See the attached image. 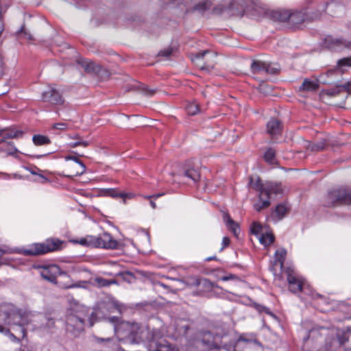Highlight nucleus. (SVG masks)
Instances as JSON below:
<instances>
[{"label": "nucleus", "instance_id": "nucleus-1", "mask_svg": "<svg viewBox=\"0 0 351 351\" xmlns=\"http://www.w3.org/2000/svg\"><path fill=\"white\" fill-rule=\"evenodd\" d=\"M287 256V251L285 248L278 249L274 255V261L270 267V270L273 272L274 280H280L283 277H286L289 283L288 288L293 293H300L302 291L305 279L299 275L296 271L291 267H283L284 262Z\"/></svg>", "mask_w": 351, "mask_h": 351}, {"label": "nucleus", "instance_id": "nucleus-2", "mask_svg": "<svg viewBox=\"0 0 351 351\" xmlns=\"http://www.w3.org/2000/svg\"><path fill=\"white\" fill-rule=\"evenodd\" d=\"M28 323L27 319L12 304L0 305V332L7 334L12 330L19 337L24 338L26 335L25 326Z\"/></svg>", "mask_w": 351, "mask_h": 351}, {"label": "nucleus", "instance_id": "nucleus-3", "mask_svg": "<svg viewBox=\"0 0 351 351\" xmlns=\"http://www.w3.org/2000/svg\"><path fill=\"white\" fill-rule=\"evenodd\" d=\"M108 322L114 324V332L119 341L124 343L138 344L143 341L140 326L137 323L119 322V318L112 316L107 318Z\"/></svg>", "mask_w": 351, "mask_h": 351}, {"label": "nucleus", "instance_id": "nucleus-4", "mask_svg": "<svg viewBox=\"0 0 351 351\" xmlns=\"http://www.w3.org/2000/svg\"><path fill=\"white\" fill-rule=\"evenodd\" d=\"M77 310L71 309L66 319V330L73 335H78L83 330L87 309L84 306H77Z\"/></svg>", "mask_w": 351, "mask_h": 351}, {"label": "nucleus", "instance_id": "nucleus-5", "mask_svg": "<svg viewBox=\"0 0 351 351\" xmlns=\"http://www.w3.org/2000/svg\"><path fill=\"white\" fill-rule=\"evenodd\" d=\"M343 204H351V189L340 187L328 191L325 199L326 206L334 207Z\"/></svg>", "mask_w": 351, "mask_h": 351}, {"label": "nucleus", "instance_id": "nucleus-6", "mask_svg": "<svg viewBox=\"0 0 351 351\" xmlns=\"http://www.w3.org/2000/svg\"><path fill=\"white\" fill-rule=\"evenodd\" d=\"M62 243L58 239H47L43 243L32 244L28 248L23 249V252L25 255H42L60 249Z\"/></svg>", "mask_w": 351, "mask_h": 351}, {"label": "nucleus", "instance_id": "nucleus-7", "mask_svg": "<svg viewBox=\"0 0 351 351\" xmlns=\"http://www.w3.org/2000/svg\"><path fill=\"white\" fill-rule=\"evenodd\" d=\"M35 269L38 270L39 274L41 278L53 284L57 285V277L58 276H67V274L62 271L60 267L55 264H49V265H38L34 266Z\"/></svg>", "mask_w": 351, "mask_h": 351}, {"label": "nucleus", "instance_id": "nucleus-8", "mask_svg": "<svg viewBox=\"0 0 351 351\" xmlns=\"http://www.w3.org/2000/svg\"><path fill=\"white\" fill-rule=\"evenodd\" d=\"M274 19L281 22L289 21L294 25H299L304 22L306 19V12L302 11H296L291 13L287 10H275L272 13Z\"/></svg>", "mask_w": 351, "mask_h": 351}, {"label": "nucleus", "instance_id": "nucleus-9", "mask_svg": "<svg viewBox=\"0 0 351 351\" xmlns=\"http://www.w3.org/2000/svg\"><path fill=\"white\" fill-rule=\"evenodd\" d=\"M331 335L332 338L330 340L327 339L326 342V351H337L350 338L347 332L339 328H333Z\"/></svg>", "mask_w": 351, "mask_h": 351}, {"label": "nucleus", "instance_id": "nucleus-10", "mask_svg": "<svg viewBox=\"0 0 351 351\" xmlns=\"http://www.w3.org/2000/svg\"><path fill=\"white\" fill-rule=\"evenodd\" d=\"M90 242H92V245L95 247L106 249H116L119 245L117 241L114 239L107 232H104L98 237H91Z\"/></svg>", "mask_w": 351, "mask_h": 351}, {"label": "nucleus", "instance_id": "nucleus-11", "mask_svg": "<svg viewBox=\"0 0 351 351\" xmlns=\"http://www.w3.org/2000/svg\"><path fill=\"white\" fill-rule=\"evenodd\" d=\"M251 70L253 73L276 74L280 71V67L276 64H271L261 60H254L251 64Z\"/></svg>", "mask_w": 351, "mask_h": 351}, {"label": "nucleus", "instance_id": "nucleus-12", "mask_svg": "<svg viewBox=\"0 0 351 351\" xmlns=\"http://www.w3.org/2000/svg\"><path fill=\"white\" fill-rule=\"evenodd\" d=\"M325 46L331 50H342L344 49H351V41L342 38L327 36L324 40Z\"/></svg>", "mask_w": 351, "mask_h": 351}, {"label": "nucleus", "instance_id": "nucleus-13", "mask_svg": "<svg viewBox=\"0 0 351 351\" xmlns=\"http://www.w3.org/2000/svg\"><path fill=\"white\" fill-rule=\"evenodd\" d=\"M42 99L44 101L56 105H60L64 103V99L61 94L54 87L51 86L43 93Z\"/></svg>", "mask_w": 351, "mask_h": 351}, {"label": "nucleus", "instance_id": "nucleus-14", "mask_svg": "<svg viewBox=\"0 0 351 351\" xmlns=\"http://www.w3.org/2000/svg\"><path fill=\"white\" fill-rule=\"evenodd\" d=\"M220 338L219 335L206 331L202 334V343L209 349L217 348L218 347V341Z\"/></svg>", "mask_w": 351, "mask_h": 351}, {"label": "nucleus", "instance_id": "nucleus-15", "mask_svg": "<svg viewBox=\"0 0 351 351\" xmlns=\"http://www.w3.org/2000/svg\"><path fill=\"white\" fill-rule=\"evenodd\" d=\"M285 189L282 186L281 183L266 182L265 183L264 194L265 197L270 199L271 194L281 195L283 194Z\"/></svg>", "mask_w": 351, "mask_h": 351}, {"label": "nucleus", "instance_id": "nucleus-16", "mask_svg": "<svg viewBox=\"0 0 351 351\" xmlns=\"http://www.w3.org/2000/svg\"><path fill=\"white\" fill-rule=\"evenodd\" d=\"M282 131V125L280 121L276 119H271L267 123V132L271 136L274 138L281 134Z\"/></svg>", "mask_w": 351, "mask_h": 351}, {"label": "nucleus", "instance_id": "nucleus-17", "mask_svg": "<svg viewBox=\"0 0 351 351\" xmlns=\"http://www.w3.org/2000/svg\"><path fill=\"white\" fill-rule=\"evenodd\" d=\"M78 64L84 69L85 71L90 73H97L101 70V66L95 62L88 60H79Z\"/></svg>", "mask_w": 351, "mask_h": 351}, {"label": "nucleus", "instance_id": "nucleus-18", "mask_svg": "<svg viewBox=\"0 0 351 351\" xmlns=\"http://www.w3.org/2000/svg\"><path fill=\"white\" fill-rule=\"evenodd\" d=\"M134 90L140 92L143 95L145 96H152L156 93V89L149 88L145 84H141L140 82H136L134 84L132 85V87L128 90Z\"/></svg>", "mask_w": 351, "mask_h": 351}, {"label": "nucleus", "instance_id": "nucleus-19", "mask_svg": "<svg viewBox=\"0 0 351 351\" xmlns=\"http://www.w3.org/2000/svg\"><path fill=\"white\" fill-rule=\"evenodd\" d=\"M223 219L227 228L233 233L234 236L238 237L240 231L239 225L234 221H233L230 216L227 213H223Z\"/></svg>", "mask_w": 351, "mask_h": 351}, {"label": "nucleus", "instance_id": "nucleus-20", "mask_svg": "<svg viewBox=\"0 0 351 351\" xmlns=\"http://www.w3.org/2000/svg\"><path fill=\"white\" fill-rule=\"evenodd\" d=\"M269 205L270 199L269 197H265V195L261 193H259V200L258 202L254 204V208L256 211L260 212L261 210L269 207Z\"/></svg>", "mask_w": 351, "mask_h": 351}, {"label": "nucleus", "instance_id": "nucleus-21", "mask_svg": "<svg viewBox=\"0 0 351 351\" xmlns=\"http://www.w3.org/2000/svg\"><path fill=\"white\" fill-rule=\"evenodd\" d=\"M289 210V207L285 204H280L276 206L274 211L273 216L277 220H280L287 215Z\"/></svg>", "mask_w": 351, "mask_h": 351}, {"label": "nucleus", "instance_id": "nucleus-22", "mask_svg": "<svg viewBox=\"0 0 351 351\" xmlns=\"http://www.w3.org/2000/svg\"><path fill=\"white\" fill-rule=\"evenodd\" d=\"M66 160H72L76 162V164H78V166L80 167L79 170H77L73 175H68L67 177H73V176H80L83 174L86 171V167L84 164L81 162L77 157L72 156H67L65 157Z\"/></svg>", "mask_w": 351, "mask_h": 351}, {"label": "nucleus", "instance_id": "nucleus-23", "mask_svg": "<svg viewBox=\"0 0 351 351\" xmlns=\"http://www.w3.org/2000/svg\"><path fill=\"white\" fill-rule=\"evenodd\" d=\"M0 151L8 152L10 155H13L18 152L13 143L7 142L4 139L0 141Z\"/></svg>", "mask_w": 351, "mask_h": 351}, {"label": "nucleus", "instance_id": "nucleus-24", "mask_svg": "<svg viewBox=\"0 0 351 351\" xmlns=\"http://www.w3.org/2000/svg\"><path fill=\"white\" fill-rule=\"evenodd\" d=\"M212 6V1L210 0H204L197 4L193 7V10L203 14L208 10Z\"/></svg>", "mask_w": 351, "mask_h": 351}, {"label": "nucleus", "instance_id": "nucleus-25", "mask_svg": "<svg viewBox=\"0 0 351 351\" xmlns=\"http://www.w3.org/2000/svg\"><path fill=\"white\" fill-rule=\"evenodd\" d=\"M104 194L112 197L130 198L132 197L131 194L120 192L115 189H107L104 191Z\"/></svg>", "mask_w": 351, "mask_h": 351}, {"label": "nucleus", "instance_id": "nucleus-26", "mask_svg": "<svg viewBox=\"0 0 351 351\" xmlns=\"http://www.w3.org/2000/svg\"><path fill=\"white\" fill-rule=\"evenodd\" d=\"M250 184L252 188L259 191L260 193H263L264 194L265 183H262L258 177H251Z\"/></svg>", "mask_w": 351, "mask_h": 351}, {"label": "nucleus", "instance_id": "nucleus-27", "mask_svg": "<svg viewBox=\"0 0 351 351\" xmlns=\"http://www.w3.org/2000/svg\"><path fill=\"white\" fill-rule=\"evenodd\" d=\"M341 91H346L348 93H350L351 82H348L343 84L337 85L334 90H329L328 92V94L330 95H335Z\"/></svg>", "mask_w": 351, "mask_h": 351}, {"label": "nucleus", "instance_id": "nucleus-28", "mask_svg": "<svg viewBox=\"0 0 351 351\" xmlns=\"http://www.w3.org/2000/svg\"><path fill=\"white\" fill-rule=\"evenodd\" d=\"M263 158L264 160L270 165H274L276 163V151L271 147L267 149L263 155Z\"/></svg>", "mask_w": 351, "mask_h": 351}, {"label": "nucleus", "instance_id": "nucleus-29", "mask_svg": "<svg viewBox=\"0 0 351 351\" xmlns=\"http://www.w3.org/2000/svg\"><path fill=\"white\" fill-rule=\"evenodd\" d=\"M32 141L34 145L36 146L49 145L51 143L49 137L41 134L34 135Z\"/></svg>", "mask_w": 351, "mask_h": 351}, {"label": "nucleus", "instance_id": "nucleus-30", "mask_svg": "<svg viewBox=\"0 0 351 351\" xmlns=\"http://www.w3.org/2000/svg\"><path fill=\"white\" fill-rule=\"evenodd\" d=\"M346 66H351V57L343 58L339 60L337 62V68L335 71L342 73L344 72V68Z\"/></svg>", "mask_w": 351, "mask_h": 351}, {"label": "nucleus", "instance_id": "nucleus-31", "mask_svg": "<svg viewBox=\"0 0 351 351\" xmlns=\"http://www.w3.org/2000/svg\"><path fill=\"white\" fill-rule=\"evenodd\" d=\"M23 133L21 130H15L12 128H5V139L7 138H19L22 137Z\"/></svg>", "mask_w": 351, "mask_h": 351}, {"label": "nucleus", "instance_id": "nucleus-32", "mask_svg": "<svg viewBox=\"0 0 351 351\" xmlns=\"http://www.w3.org/2000/svg\"><path fill=\"white\" fill-rule=\"evenodd\" d=\"M183 176L191 179L195 182H197L200 178L199 173L198 172V171L194 169H189L186 170L184 172Z\"/></svg>", "mask_w": 351, "mask_h": 351}, {"label": "nucleus", "instance_id": "nucleus-33", "mask_svg": "<svg viewBox=\"0 0 351 351\" xmlns=\"http://www.w3.org/2000/svg\"><path fill=\"white\" fill-rule=\"evenodd\" d=\"M307 89V78H305L302 84L298 89V100L301 102H306V90Z\"/></svg>", "mask_w": 351, "mask_h": 351}, {"label": "nucleus", "instance_id": "nucleus-34", "mask_svg": "<svg viewBox=\"0 0 351 351\" xmlns=\"http://www.w3.org/2000/svg\"><path fill=\"white\" fill-rule=\"evenodd\" d=\"M260 243L264 245H269L274 241V236L269 232L263 234L259 238Z\"/></svg>", "mask_w": 351, "mask_h": 351}, {"label": "nucleus", "instance_id": "nucleus-35", "mask_svg": "<svg viewBox=\"0 0 351 351\" xmlns=\"http://www.w3.org/2000/svg\"><path fill=\"white\" fill-rule=\"evenodd\" d=\"M189 114L195 115L199 112V105L196 102L189 103L186 106Z\"/></svg>", "mask_w": 351, "mask_h": 351}, {"label": "nucleus", "instance_id": "nucleus-36", "mask_svg": "<svg viewBox=\"0 0 351 351\" xmlns=\"http://www.w3.org/2000/svg\"><path fill=\"white\" fill-rule=\"evenodd\" d=\"M154 351H178L174 347H172L170 344L165 343H162L160 342L157 344L156 348Z\"/></svg>", "mask_w": 351, "mask_h": 351}, {"label": "nucleus", "instance_id": "nucleus-37", "mask_svg": "<svg viewBox=\"0 0 351 351\" xmlns=\"http://www.w3.org/2000/svg\"><path fill=\"white\" fill-rule=\"evenodd\" d=\"M325 144V142L323 141H321L317 143H313L308 141V149L314 152L320 151L324 148Z\"/></svg>", "mask_w": 351, "mask_h": 351}, {"label": "nucleus", "instance_id": "nucleus-38", "mask_svg": "<svg viewBox=\"0 0 351 351\" xmlns=\"http://www.w3.org/2000/svg\"><path fill=\"white\" fill-rule=\"evenodd\" d=\"M209 52H210L209 51L205 50L204 51L197 53L193 57L191 58V60L193 62H196L197 64L200 65V63L199 62V61L201 59H203L204 58V56L206 54H208Z\"/></svg>", "mask_w": 351, "mask_h": 351}, {"label": "nucleus", "instance_id": "nucleus-39", "mask_svg": "<svg viewBox=\"0 0 351 351\" xmlns=\"http://www.w3.org/2000/svg\"><path fill=\"white\" fill-rule=\"evenodd\" d=\"M255 308L259 312H265L267 315L276 318V315L269 310V308L261 304H256Z\"/></svg>", "mask_w": 351, "mask_h": 351}, {"label": "nucleus", "instance_id": "nucleus-40", "mask_svg": "<svg viewBox=\"0 0 351 351\" xmlns=\"http://www.w3.org/2000/svg\"><path fill=\"white\" fill-rule=\"evenodd\" d=\"M262 230V226L257 222H254L251 227V232L254 234H258Z\"/></svg>", "mask_w": 351, "mask_h": 351}, {"label": "nucleus", "instance_id": "nucleus-41", "mask_svg": "<svg viewBox=\"0 0 351 351\" xmlns=\"http://www.w3.org/2000/svg\"><path fill=\"white\" fill-rule=\"evenodd\" d=\"M95 282L100 286V287H108L109 286V280L105 279L103 278H96Z\"/></svg>", "mask_w": 351, "mask_h": 351}, {"label": "nucleus", "instance_id": "nucleus-42", "mask_svg": "<svg viewBox=\"0 0 351 351\" xmlns=\"http://www.w3.org/2000/svg\"><path fill=\"white\" fill-rule=\"evenodd\" d=\"M68 128V124L64 122L54 123L52 126L53 129L64 130Z\"/></svg>", "mask_w": 351, "mask_h": 351}, {"label": "nucleus", "instance_id": "nucleus-43", "mask_svg": "<svg viewBox=\"0 0 351 351\" xmlns=\"http://www.w3.org/2000/svg\"><path fill=\"white\" fill-rule=\"evenodd\" d=\"M89 145V142L86 141H79L74 143H70L71 147H76L77 146L87 147Z\"/></svg>", "mask_w": 351, "mask_h": 351}, {"label": "nucleus", "instance_id": "nucleus-44", "mask_svg": "<svg viewBox=\"0 0 351 351\" xmlns=\"http://www.w3.org/2000/svg\"><path fill=\"white\" fill-rule=\"evenodd\" d=\"M173 49L171 47H168L164 50H161L158 53L159 56L169 57L172 54Z\"/></svg>", "mask_w": 351, "mask_h": 351}, {"label": "nucleus", "instance_id": "nucleus-45", "mask_svg": "<svg viewBox=\"0 0 351 351\" xmlns=\"http://www.w3.org/2000/svg\"><path fill=\"white\" fill-rule=\"evenodd\" d=\"M54 324H55V322H54L53 319L46 318L45 327L51 328L53 327Z\"/></svg>", "mask_w": 351, "mask_h": 351}, {"label": "nucleus", "instance_id": "nucleus-46", "mask_svg": "<svg viewBox=\"0 0 351 351\" xmlns=\"http://www.w3.org/2000/svg\"><path fill=\"white\" fill-rule=\"evenodd\" d=\"M95 339L97 343L109 342L111 341L110 338H100L97 337H95Z\"/></svg>", "mask_w": 351, "mask_h": 351}, {"label": "nucleus", "instance_id": "nucleus-47", "mask_svg": "<svg viewBox=\"0 0 351 351\" xmlns=\"http://www.w3.org/2000/svg\"><path fill=\"white\" fill-rule=\"evenodd\" d=\"M91 237H89L88 238L81 239L80 241V243L83 245H88V244H92V242H90V239Z\"/></svg>", "mask_w": 351, "mask_h": 351}, {"label": "nucleus", "instance_id": "nucleus-48", "mask_svg": "<svg viewBox=\"0 0 351 351\" xmlns=\"http://www.w3.org/2000/svg\"><path fill=\"white\" fill-rule=\"evenodd\" d=\"M229 243H230L229 238L227 237H224L222 240L223 247H222L221 250H223L224 247H227L229 245Z\"/></svg>", "mask_w": 351, "mask_h": 351}, {"label": "nucleus", "instance_id": "nucleus-49", "mask_svg": "<svg viewBox=\"0 0 351 351\" xmlns=\"http://www.w3.org/2000/svg\"><path fill=\"white\" fill-rule=\"evenodd\" d=\"M204 282H205V285L206 286H209L211 288H214V287H217V286L215 285L213 282H210V280H206V279H204Z\"/></svg>", "mask_w": 351, "mask_h": 351}, {"label": "nucleus", "instance_id": "nucleus-50", "mask_svg": "<svg viewBox=\"0 0 351 351\" xmlns=\"http://www.w3.org/2000/svg\"><path fill=\"white\" fill-rule=\"evenodd\" d=\"M308 90H315L317 88V84H314L310 81H308Z\"/></svg>", "mask_w": 351, "mask_h": 351}, {"label": "nucleus", "instance_id": "nucleus-51", "mask_svg": "<svg viewBox=\"0 0 351 351\" xmlns=\"http://www.w3.org/2000/svg\"><path fill=\"white\" fill-rule=\"evenodd\" d=\"M235 278V276L234 275H230V276H226L221 278V280L223 281H227L231 279Z\"/></svg>", "mask_w": 351, "mask_h": 351}, {"label": "nucleus", "instance_id": "nucleus-52", "mask_svg": "<svg viewBox=\"0 0 351 351\" xmlns=\"http://www.w3.org/2000/svg\"><path fill=\"white\" fill-rule=\"evenodd\" d=\"M162 195H163V193H157V194H154V195H149V196H145V197L147 199H152V198L157 199L159 197H161Z\"/></svg>", "mask_w": 351, "mask_h": 351}, {"label": "nucleus", "instance_id": "nucleus-53", "mask_svg": "<svg viewBox=\"0 0 351 351\" xmlns=\"http://www.w3.org/2000/svg\"><path fill=\"white\" fill-rule=\"evenodd\" d=\"M193 286L197 287L200 285V280L198 278L193 279V282L191 283Z\"/></svg>", "mask_w": 351, "mask_h": 351}, {"label": "nucleus", "instance_id": "nucleus-54", "mask_svg": "<svg viewBox=\"0 0 351 351\" xmlns=\"http://www.w3.org/2000/svg\"><path fill=\"white\" fill-rule=\"evenodd\" d=\"M71 169H73L72 173L71 175H73L77 170L80 169V167L78 166V164H75L71 167Z\"/></svg>", "mask_w": 351, "mask_h": 351}, {"label": "nucleus", "instance_id": "nucleus-55", "mask_svg": "<svg viewBox=\"0 0 351 351\" xmlns=\"http://www.w3.org/2000/svg\"><path fill=\"white\" fill-rule=\"evenodd\" d=\"M5 128H4V129L0 128V136H3V138H5Z\"/></svg>", "mask_w": 351, "mask_h": 351}, {"label": "nucleus", "instance_id": "nucleus-56", "mask_svg": "<svg viewBox=\"0 0 351 351\" xmlns=\"http://www.w3.org/2000/svg\"><path fill=\"white\" fill-rule=\"evenodd\" d=\"M40 177L42 178V181L41 182L42 183H46L49 181V180L47 178H46L45 176H42V175H40Z\"/></svg>", "mask_w": 351, "mask_h": 351}, {"label": "nucleus", "instance_id": "nucleus-57", "mask_svg": "<svg viewBox=\"0 0 351 351\" xmlns=\"http://www.w3.org/2000/svg\"><path fill=\"white\" fill-rule=\"evenodd\" d=\"M150 205L154 209L156 208V204L153 200H150Z\"/></svg>", "mask_w": 351, "mask_h": 351}, {"label": "nucleus", "instance_id": "nucleus-58", "mask_svg": "<svg viewBox=\"0 0 351 351\" xmlns=\"http://www.w3.org/2000/svg\"><path fill=\"white\" fill-rule=\"evenodd\" d=\"M117 282L114 279L109 280V286L111 285L117 284Z\"/></svg>", "mask_w": 351, "mask_h": 351}, {"label": "nucleus", "instance_id": "nucleus-59", "mask_svg": "<svg viewBox=\"0 0 351 351\" xmlns=\"http://www.w3.org/2000/svg\"><path fill=\"white\" fill-rule=\"evenodd\" d=\"M114 307L121 312V306L117 303H114Z\"/></svg>", "mask_w": 351, "mask_h": 351}, {"label": "nucleus", "instance_id": "nucleus-60", "mask_svg": "<svg viewBox=\"0 0 351 351\" xmlns=\"http://www.w3.org/2000/svg\"><path fill=\"white\" fill-rule=\"evenodd\" d=\"M8 251L7 250L0 249V255L6 254Z\"/></svg>", "mask_w": 351, "mask_h": 351}, {"label": "nucleus", "instance_id": "nucleus-61", "mask_svg": "<svg viewBox=\"0 0 351 351\" xmlns=\"http://www.w3.org/2000/svg\"><path fill=\"white\" fill-rule=\"evenodd\" d=\"M2 74H3V67H2L1 62H0V77L2 75Z\"/></svg>", "mask_w": 351, "mask_h": 351}, {"label": "nucleus", "instance_id": "nucleus-62", "mask_svg": "<svg viewBox=\"0 0 351 351\" xmlns=\"http://www.w3.org/2000/svg\"><path fill=\"white\" fill-rule=\"evenodd\" d=\"M215 257L213 256V257H208L206 259V261H210L211 260H215Z\"/></svg>", "mask_w": 351, "mask_h": 351}, {"label": "nucleus", "instance_id": "nucleus-63", "mask_svg": "<svg viewBox=\"0 0 351 351\" xmlns=\"http://www.w3.org/2000/svg\"><path fill=\"white\" fill-rule=\"evenodd\" d=\"M334 72H335V71H332V70L328 71V75H332V73H333Z\"/></svg>", "mask_w": 351, "mask_h": 351}, {"label": "nucleus", "instance_id": "nucleus-64", "mask_svg": "<svg viewBox=\"0 0 351 351\" xmlns=\"http://www.w3.org/2000/svg\"><path fill=\"white\" fill-rule=\"evenodd\" d=\"M73 138L80 139V136L78 135H75V136L72 137Z\"/></svg>", "mask_w": 351, "mask_h": 351}]
</instances>
